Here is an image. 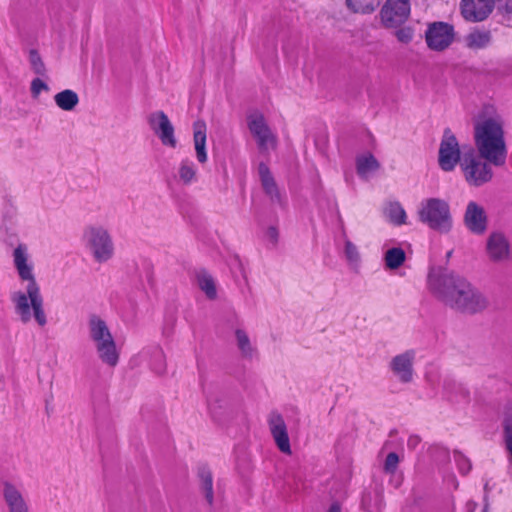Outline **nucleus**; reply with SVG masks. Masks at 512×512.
<instances>
[{"instance_id":"obj_20","label":"nucleus","mask_w":512,"mask_h":512,"mask_svg":"<svg viewBox=\"0 0 512 512\" xmlns=\"http://www.w3.org/2000/svg\"><path fill=\"white\" fill-rule=\"evenodd\" d=\"M3 496L9 512H30L27 501L15 485L5 482Z\"/></svg>"},{"instance_id":"obj_42","label":"nucleus","mask_w":512,"mask_h":512,"mask_svg":"<svg viewBox=\"0 0 512 512\" xmlns=\"http://www.w3.org/2000/svg\"><path fill=\"white\" fill-rule=\"evenodd\" d=\"M266 236L272 243H275L278 237L277 230L274 227H270L266 232Z\"/></svg>"},{"instance_id":"obj_7","label":"nucleus","mask_w":512,"mask_h":512,"mask_svg":"<svg viewBox=\"0 0 512 512\" xmlns=\"http://www.w3.org/2000/svg\"><path fill=\"white\" fill-rule=\"evenodd\" d=\"M463 277L441 266H434L429 269L427 275V288L429 292L441 303L444 304L442 294L454 295L457 291L458 280Z\"/></svg>"},{"instance_id":"obj_45","label":"nucleus","mask_w":512,"mask_h":512,"mask_svg":"<svg viewBox=\"0 0 512 512\" xmlns=\"http://www.w3.org/2000/svg\"><path fill=\"white\" fill-rule=\"evenodd\" d=\"M482 512H488V508L487 506L484 507V509L482 510Z\"/></svg>"},{"instance_id":"obj_35","label":"nucleus","mask_w":512,"mask_h":512,"mask_svg":"<svg viewBox=\"0 0 512 512\" xmlns=\"http://www.w3.org/2000/svg\"><path fill=\"white\" fill-rule=\"evenodd\" d=\"M29 63L31 65L34 73L38 75H44L46 72V67L44 62L41 59L40 54L36 50H30L29 52Z\"/></svg>"},{"instance_id":"obj_25","label":"nucleus","mask_w":512,"mask_h":512,"mask_svg":"<svg viewBox=\"0 0 512 512\" xmlns=\"http://www.w3.org/2000/svg\"><path fill=\"white\" fill-rule=\"evenodd\" d=\"M235 340L238 350L243 358L252 359L257 355V349L252 344L247 332L243 329H236Z\"/></svg>"},{"instance_id":"obj_38","label":"nucleus","mask_w":512,"mask_h":512,"mask_svg":"<svg viewBox=\"0 0 512 512\" xmlns=\"http://www.w3.org/2000/svg\"><path fill=\"white\" fill-rule=\"evenodd\" d=\"M30 90H31L32 97H33V98H38V96L40 95V93H41L42 91H48V90H49V87H48V85H47L43 80H41L40 78H35V79H33V80H32V82H31Z\"/></svg>"},{"instance_id":"obj_19","label":"nucleus","mask_w":512,"mask_h":512,"mask_svg":"<svg viewBox=\"0 0 512 512\" xmlns=\"http://www.w3.org/2000/svg\"><path fill=\"white\" fill-rule=\"evenodd\" d=\"M486 251L493 262H503L510 257V245L504 234L493 232L487 239Z\"/></svg>"},{"instance_id":"obj_41","label":"nucleus","mask_w":512,"mask_h":512,"mask_svg":"<svg viewBox=\"0 0 512 512\" xmlns=\"http://www.w3.org/2000/svg\"><path fill=\"white\" fill-rule=\"evenodd\" d=\"M499 7L507 15H512V0H496Z\"/></svg>"},{"instance_id":"obj_17","label":"nucleus","mask_w":512,"mask_h":512,"mask_svg":"<svg viewBox=\"0 0 512 512\" xmlns=\"http://www.w3.org/2000/svg\"><path fill=\"white\" fill-rule=\"evenodd\" d=\"M494 0H462L461 11L465 19L483 21L492 12Z\"/></svg>"},{"instance_id":"obj_5","label":"nucleus","mask_w":512,"mask_h":512,"mask_svg":"<svg viewBox=\"0 0 512 512\" xmlns=\"http://www.w3.org/2000/svg\"><path fill=\"white\" fill-rule=\"evenodd\" d=\"M81 241L97 263H106L114 256L115 248L112 236L102 225H87L83 229Z\"/></svg>"},{"instance_id":"obj_14","label":"nucleus","mask_w":512,"mask_h":512,"mask_svg":"<svg viewBox=\"0 0 512 512\" xmlns=\"http://www.w3.org/2000/svg\"><path fill=\"white\" fill-rule=\"evenodd\" d=\"M148 123L153 132L158 136L164 146L175 148L177 140L174 127L168 116L163 111H156L148 116Z\"/></svg>"},{"instance_id":"obj_21","label":"nucleus","mask_w":512,"mask_h":512,"mask_svg":"<svg viewBox=\"0 0 512 512\" xmlns=\"http://www.w3.org/2000/svg\"><path fill=\"white\" fill-rule=\"evenodd\" d=\"M207 126L203 120H197L193 124V142L197 161L201 164L208 159L206 152Z\"/></svg>"},{"instance_id":"obj_36","label":"nucleus","mask_w":512,"mask_h":512,"mask_svg":"<svg viewBox=\"0 0 512 512\" xmlns=\"http://www.w3.org/2000/svg\"><path fill=\"white\" fill-rule=\"evenodd\" d=\"M504 441L509 453L510 462L512 463V417L504 422Z\"/></svg>"},{"instance_id":"obj_29","label":"nucleus","mask_w":512,"mask_h":512,"mask_svg":"<svg viewBox=\"0 0 512 512\" xmlns=\"http://www.w3.org/2000/svg\"><path fill=\"white\" fill-rule=\"evenodd\" d=\"M196 281L199 289L205 293L207 298L215 299L217 296L216 283L213 277L204 270L197 272Z\"/></svg>"},{"instance_id":"obj_15","label":"nucleus","mask_w":512,"mask_h":512,"mask_svg":"<svg viewBox=\"0 0 512 512\" xmlns=\"http://www.w3.org/2000/svg\"><path fill=\"white\" fill-rule=\"evenodd\" d=\"M416 352L412 349L406 350L400 354L394 356L390 363L389 368L393 375L401 383H410L414 376V361Z\"/></svg>"},{"instance_id":"obj_2","label":"nucleus","mask_w":512,"mask_h":512,"mask_svg":"<svg viewBox=\"0 0 512 512\" xmlns=\"http://www.w3.org/2000/svg\"><path fill=\"white\" fill-rule=\"evenodd\" d=\"M10 301L21 323L28 324L34 320L39 327L47 325L44 297L38 282L25 283L22 289L11 292Z\"/></svg>"},{"instance_id":"obj_11","label":"nucleus","mask_w":512,"mask_h":512,"mask_svg":"<svg viewBox=\"0 0 512 512\" xmlns=\"http://www.w3.org/2000/svg\"><path fill=\"white\" fill-rule=\"evenodd\" d=\"M460 146L455 135L449 130L444 131L439 147V166L444 171H452L460 161Z\"/></svg>"},{"instance_id":"obj_13","label":"nucleus","mask_w":512,"mask_h":512,"mask_svg":"<svg viewBox=\"0 0 512 512\" xmlns=\"http://www.w3.org/2000/svg\"><path fill=\"white\" fill-rule=\"evenodd\" d=\"M409 15V0H387L380 11L381 21L387 28L400 26Z\"/></svg>"},{"instance_id":"obj_23","label":"nucleus","mask_w":512,"mask_h":512,"mask_svg":"<svg viewBox=\"0 0 512 512\" xmlns=\"http://www.w3.org/2000/svg\"><path fill=\"white\" fill-rule=\"evenodd\" d=\"M258 173L265 193L271 198V200L278 201L280 199L279 190L267 165L260 163L258 167Z\"/></svg>"},{"instance_id":"obj_6","label":"nucleus","mask_w":512,"mask_h":512,"mask_svg":"<svg viewBox=\"0 0 512 512\" xmlns=\"http://www.w3.org/2000/svg\"><path fill=\"white\" fill-rule=\"evenodd\" d=\"M419 219L429 228L447 233L452 228V217L449 204L439 198H428L420 203Z\"/></svg>"},{"instance_id":"obj_9","label":"nucleus","mask_w":512,"mask_h":512,"mask_svg":"<svg viewBox=\"0 0 512 512\" xmlns=\"http://www.w3.org/2000/svg\"><path fill=\"white\" fill-rule=\"evenodd\" d=\"M247 122L251 134L256 139L258 148L262 152H268L276 148L277 137L269 128L263 114L253 112L248 116Z\"/></svg>"},{"instance_id":"obj_1","label":"nucleus","mask_w":512,"mask_h":512,"mask_svg":"<svg viewBox=\"0 0 512 512\" xmlns=\"http://www.w3.org/2000/svg\"><path fill=\"white\" fill-rule=\"evenodd\" d=\"M474 139L479 157L494 166H503L507 158L503 121L499 116L485 119L475 126Z\"/></svg>"},{"instance_id":"obj_43","label":"nucleus","mask_w":512,"mask_h":512,"mask_svg":"<svg viewBox=\"0 0 512 512\" xmlns=\"http://www.w3.org/2000/svg\"><path fill=\"white\" fill-rule=\"evenodd\" d=\"M419 439L417 436H413L409 438L408 445H416L418 443Z\"/></svg>"},{"instance_id":"obj_22","label":"nucleus","mask_w":512,"mask_h":512,"mask_svg":"<svg viewBox=\"0 0 512 512\" xmlns=\"http://www.w3.org/2000/svg\"><path fill=\"white\" fill-rule=\"evenodd\" d=\"M175 178L178 183L189 186L198 180L197 168L190 159H183L177 167Z\"/></svg>"},{"instance_id":"obj_16","label":"nucleus","mask_w":512,"mask_h":512,"mask_svg":"<svg viewBox=\"0 0 512 512\" xmlns=\"http://www.w3.org/2000/svg\"><path fill=\"white\" fill-rule=\"evenodd\" d=\"M464 224L474 234H483L487 229V215L484 208L474 201L467 204Z\"/></svg>"},{"instance_id":"obj_12","label":"nucleus","mask_w":512,"mask_h":512,"mask_svg":"<svg viewBox=\"0 0 512 512\" xmlns=\"http://www.w3.org/2000/svg\"><path fill=\"white\" fill-rule=\"evenodd\" d=\"M12 260L18 278L22 283L37 282L34 262L27 244H17L12 252Z\"/></svg>"},{"instance_id":"obj_44","label":"nucleus","mask_w":512,"mask_h":512,"mask_svg":"<svg viewBox=\"0 0 512 512\" xmlns=\"http://www.w3.org/2000/svg\"><path fill=\"white\" fill-rule=\"evenodd\" d=\"M327 512H341V510L338 504H332Z\"/></svg>"},{"instance_id":"obj_37","label":"nucleus","mask_w":512,"mask_h":512,"mask_svg":"<svg viewBox=\"0 0 512 512\" xmlns=\"http://www.w3.org/2000/svg\"><path fill=\"white\" fill-rule=\"evenodd\" d=\"M399 464V457L395 452H391L387 455L384 462V471L392 474L396 471Z\"/></svg>"},{"instance_id":"obj_28","label":"nucleus","mask_w":512,"mask_h":512,"mask_svg":"<svg viewBox=\"0 0 512 512\" xmlns=\"http://www.w3.org/2000/svg\"><path fill=\"white\" fill-rule=\"evenodd\" d=\"M344 248L343 253L346 262L352 269H357L361 262V255L358 247L347 237L345 230L342 229Z\"/></svg>"},{"instance_id":"obj_27","label":"nucleus","mask_w":512,"mask_h":512,"mask_svg":"<svg viewBox=\"0 0 512 512\" xmlns=\"http://www.w3.org/2000/svg\"><path fill=\"white\" fill-rule=\"evenodd\" d=\"M54 101L58 108L70 112L79 104V96L75 91L65 89L54 95Z\"/></svg>"},{"instance_id":"obj_26","label":"nucleus","mask_w":512,"mask_h":512,"mask_svg":"<svg viewBox=\"0 0 512 512\" xmlns=\"http://www.w3.org/2000/svg\"><path fill=\"white\" fill-rule=\"evenodd\" d=\"M464 42L471 50L484 49L491 42V34L489 31L475 30L465 36Z\"/></svg>"},{"instance_id":"obj_32","label":"nucleus","mask_w":512,"mask_h":512,"mask_svg":"<svg viewBox=\"0 0 512 512\" xmlns=\"http://www.w3.org/2000/svg\"><path fill=\"white\" fill-rule=\"evenodd\" d=\"M382 0H346L349 10L354 13L369 14L372 13Z\"/></svg>"},{"instance_id":"obj_34","label":"nucleus","mask_w":512,"mask_h":512,"mask_svg":"<svg viewBox=\"0 0 512 512\" xmlns=\"http://www.w3.org/2000/svg\"><path fill=\"white\" fill-rule=\"evenodd\" d=\"M151 368L152 370L161 375L166 372V358L165 354L159 346L151 349Z\"/></svg>"},{"instance_id":"obj_24","label":"nucleus","mask_w":512,"mask_h":512,"mask_svg":"<svg viewBox=\"0 0 512 512\" xmlns=\"http://www.w3.org/2000/svg\"><path fill=\"white\" fill-rule=\"evenodd\" d=\"M379 166V162L370 153L362 154L357 157L356 168L361 178L368 179L379 169Z\"/></svg>"},{"instance_id":"obj_31","label":"nucleus","mask_w":512,"mask_h":512,"mask_svg":"<svg viewBox=\"0 0 512 512\" xmlns=\"http://www.w3.org/2000/svg\"><path fill=\"white\" fill-rule=\"evenodd\" d=\"M406 260L405 251L400 247L388 249L384 254V263L387 269H398Z\"/></svg>"},{"instance_id":"obj_3","label":"nucleus","mask_w":512,"mask_h":512,"mask_svg":"<svg viewBox=\"0 0 512 512\" xmlns=\"http://www.w3.org/2000/svg\"><path fill=\"white\" fill-rule=\"evenodd\" d=\"M87 328L98 359L107 367H116L121 352L107 322L99 315L92 314L89 316Z\"/></svg>"},{"instance_id":"obj_8","label":"nucleus","mask_w":512,"mask_h":512,"mask_svg":"<svg viewBox=\"0 0 512 512\" xmlns=\"http://www.w3.org/2000/svg\"><path fill=\"white\" fill-rule=\"evenodd\" d=\"M490 165L486 160L484 162L477 158L473 150L470 153H465L461 161L466 181L474 186H480L492 179L493 172Z\"/></svg>"},{"instance_id":"obj_33","label":"nucleus","mask_w":512,"mask_h":512,"mask_svg":"<svg viewBox=\"0 0 512 512\" xmlns=\"http://www.w3.org/2000/svg\"><path fill=\"white\" fill-rule=\"evenodd\" d=\"M199 478L201 482V488L205 493V498L209 504L213 502V480L211 472L208 468L199 469Z\"/></svg>"},{"instance_id":"obj_40","label":"nucleus","mask_w":512,"mask_h":512,"mask_svg":"<svg viewBox=\"0 0 512 512\" xmlns=\"http://www.w3.org/2000/svg\"><path fill=\"white\" fill-rule=\"evenodd\" d=\"M454 459L457 463L459 471L462 474H467L470 471L471 463L464 455H462L460 453H455Z\"/></svg>"},{"instance_id":"obj_30","label":"nucleus","mask_w":512,"mask_h":512,"mask_svg":"<svg viewBox=\"0 0 512 512\" xmlns=\"http://www.w3.org/2000/svg\"><path fill=\"white\" fill-rule=\"evenodd\" d=\"M384 215L389 222L396 226L406 224V212L398 202H390L384 208Z\"/></svg>"},{"instance_id":"obj_10","label":"nucleus","mask_w":512,"mask_h":512,"mask_svg":"<svg viewBox=\"0 0 512 512\" xmlns=\"http://www.w3.org/2000/svg\"><path fill=\"white\" fill-rule=\"evenodd\" d=\"M454 27L446 22H433L425 32L427 46L433 51H444L454 41Z\"/></svg>"},{"instance_id":"obj_18","label":"nucleus","mask_w":512,"mask_h":512,"mask_svg":"<svg viewBox=\"0 0 512 512\" xmlns=\"http://www.w3.org/2000/svg\"><path fill=\"white\" fill-rule=\"evenodd\" d=\"M269 429L279 450L285 454L291 453L287 426L279 413H271L268 419Z\"/></svg>"},{"instance_id":"obj_4","label":"nucleus","mask_w":512,"mask_h":512,"mask_svg":"<svg viewBox=\"0 0 512 512\" xmlns=\"http://www.w3.org/2000/svg\"><path fill=\"white\" fill-rule=\"evenodd\" d=\"M454 288L457 290L454 295L442 294L445 306L468 314L483 311L487 307V299L464 277L458 280V286Z\"/></svg>"},{"instance_id":"obj_39","label":"nucleus","mask_w":512,"mask_h":512,"mask_svg":"<svg viewBox=\"0 0 512 512\" xmlns=\"http://www.w3.org/2000/svg\"><path fill=\"white\" fill-rule=\"evenodd\" d=\"M395 35L398 41L407 44L412 41L414 32L410 27H403L397 30Z\"/></svg>"}]
</instances>
